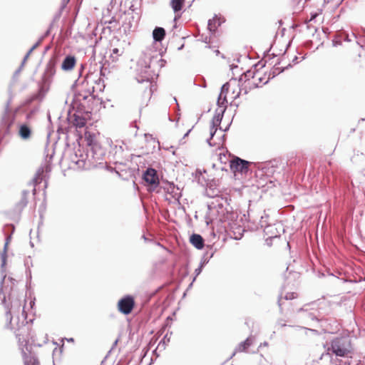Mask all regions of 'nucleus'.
<instances>
[{"label":"nucleus","mask_w":365,"mask_h":365,"mask_svg":"<svg viewBox=\"0 0 365 365\" xmlns=\"http://www.w3.org/2000/svg\"><path fill=\"white\" fill-rule=\"evenodd\" d=\"M240 81V78L239 80L231 78L222 86L217 101L219 105L226 108L225 103L229 101L232 103L240 96L241 93Z\"/></svg>","instance_id":"nucleus-1"},{"label":"nucleus","mask_w":365,"mask_h":365,"mask_svg":"<svg viewBox=\"0 0 365 365\" xmlns=\"http://www.w3.org/2000/svg\"><path fill=\"white\" fill-rule=\"evenodd\" d=\"M269 79V78L267 77L262 71L257 70L256 68L253 71L249 70L240 76V81H244L250 88L264 85L268 82Z\"/></svg>","instance_id":"nucleus-2"},{"label":"nucleus","mask_w":365,"mask_h":365,"mask_svg":"<svg viewBox=\"0 0 365 365\" xmlns=\"http://www.w3.org/2000/svg\"><path fill=\"white\" fill-rule=\"evenodd\" d=\"M327 351H331L337 356L347 357L352 354V346L350 340L341 337L336 338L331 341Z\"/></svg>","instance_id":"nucleus-3"},{"label":"nucleus","mask_w":365,"mask_h":365,"mask_svg":"<svg viewBox=\"0 0 365 365\" xmlns=\"http://www.w3.org/2000/svg\"><path fill=\"white\" fill-rule=\"evenodd\" d=\"M251 163L245 160H242L238 157H235L230 161V170L234 173H247L249 171V166Z\"/></svg>","instance_id":"nucleus-4"},{"label":"nucleus","mask_w":365,"mask_h":365,"mask_svg":"<svg viewBox=\"0 0 365 365\" xmlns=\"http://www.w3.org/2000/svg\"><path fill=\"white\" fill-rule=\"evenodd\" d=\"M134 307V298L130 295L123 297L118 302V309L119 312L125 315L130 314Z\"/></svg>","instance_id":"nucleus-5"},{"label":"nucleus","mask_w":365,"mask_h":365,"mask_svg":"<svg viewBox=\"0 0 365 365\" xmlns=\"http://www.w3.org/2000/svg\"><path fill=\"white\" fill-rule=\"evenodd\" d=\"M143 180L151 189L156 188L160 184L157 171L153 168H148L143 174Z\"/></svg>","instance_id":"nucleus-6"},{"label":"nucleus","mask_w":365,"mask_h":365,"mask_svg":"<svg viewBox=\"0 0 365 365\" xmlns=\"http://www.w3.org/2000/svg\"><path fill=\"white\" fill-rule=\"evenodd\" d=\"M185 0H170V5L175 14V20L180 17L179 12L182 9Z\"/></svg>","instance_id":"nucleus-7"},{"label":"nucleus","mask_w":365,"mask_h":365,"mask_svg":"<svg viewBox=\"0 0 365 365\" xmlns=\"http://www.w3.org/2000/svg\"><path fill=\"white\" fill-rule=\"evenodd\" d=\"M76 63V60L74 56H68L63 60L61 68L64 71H71L75 67Z\"/></svg>","instance_id":"nucleus-8"},{"label":"nucleus","mask_w":365,"mask_h":365,"mask_svg":"<svg viewBox=\"0 0 365 365\" xmlns=\"http://www.w3.org/2000/svg\"><path fill=\"white\" fill-rule=\"evenodd\" d=\"M190 241L191 244L198 250L204 247V240L201 235L198 234H192L190 236Z\"/></svg>","instance_id":"nucleus-9"},{"label":"nucleus","mask_w":365,"mask_h":365,"mask_svg":"<svg viewBox=\"0 0 365 365\" xmlns=\"http://www.w3.org/2000/svg\"><path fill=\"white\" fill-rule=\"evenodd\" d=\"M253 344V338L248 337L246 340L240 343L236 348V352H245Z\"/></svg>","instance_id":"nucleus-10"},{"label":"nucleus","mask_w":365,"mask_h":365,"mask_svg":"<svg viewBox=\"0 0 365 365\" xmlns=\"http://www.w3.org/2000/svg\"><path fill=\"white\" fill-rule=\"evenodd\" d=\"M153 36L155 41H162L165 36V31L162 27H156L153 31Z\"/></svg>","instance_id":"nucleus-11"},{"label":"nucleus","mask_w":365,"mask_h":365,"mask_svg":"<svg viewBox=\"0 0 365 365\" xmlns=\"http://www.w3.org/2000/svg\"><path fill=\"white\" fill-rule=\"evenodd\" d=\"M26 329H27V327L24 325L16 332V336L18 338L19 342L21 344H26L27 343V339L24 336V334L27 332Z\"/></svg>","instance_id":"nucleus-12"},{"label":"nucleus","mask_w":365,"mask_h":365,"mask_svg":"<svg viewBox=\"0 0 365 365\" xmlns=\"http://www.w3.org/2000/svg\"><path fill=\"white\" fill-rule=\"evenodd\" d=\"M56 65V57L51 58L46 66V73L49 76H52L55 73V66Z\"/></svg>","instance_id":"nucleus-13"},{"label":"nucleus","mask_w":365,"mask_h":365,"mask_svg":"<svg viewBox=\"0 0 365 365\" xmlns=\"http://www.w3.org/2000/svg\"><path fill=\"white\" fill-rule=\"evenodd\" d=\"M31 134V129L26 125H22L19 129V135L23 139H28Z\"/></svg>","instance_id":"nucleus-14"},{"label":"nucleus","mask_w":365,"mask_h":365,"mask_svg":"<svg viewBox=\"0 0 365 365\" xmlns=\"http://www.w3.org/2000/svg\"><path fill=\"white\" fill-rule=\"evenodd\" d=\"M86 124L85 118L75 115L73 119V125L78 128H83Z\"/></svg>","instance_id":"nucleus-15"},{"label":"nucleus","mask_w":365,"mask_h":365,"mask_svg":"<svg viewBox=\"0 0 365 365\" xmlns=\"http://www.w3.org/2000/svg\"><path fill=\"white\" fill-rule=\"evenodd\" d=\"M298 294L297 292H287L284 297H281L279 299V304H282V300H291L297 298Z\"/></svg>","instance_id":"nucleus-16"},{"label":"nucleus","mask_w":365,"mask_h":365,"mask_svg":"<svg viewBox=\"0 0 365 365\" xmlns=\"http://www.w3.org/2000/svg\"><path fill=\"white\" fill-rule=\"evenodd\" d=\"M218 25H219L218 20L213 19L209 20L207 26L210 31L214 32L216 31Z\"/></svg>","instance_id":"nucleus-17"},{"label":"nucleus","mask_w":365,"mask_h":365,"mask_svg":"<svg viewBox=\"0 0 365 365\" xmlns=\"http://www.w3.org/2000/svg\"><path fill=\"white\" fill-rule=\"evenodd\" d=\"M24 365H40V364L36 358L31 356L26 359Z\"/></svg>","instance_id":"nucleus-18"},{"label":"nucleus","mask_w":365,"mask_h":365,"mask_svg":"<svg viewBox=\"0 0 365 365\" xmlns=\"http://www.w3.org/2000/svg\"><path fill=\"white\" fill-rule=\"evenodd\" d=\"M216 131V128H215V124H213L210 128V135H211V138H212V136L214 135Z\"/></svg>","instance_id":"nucleus-19"},{"label":"nucleus","mask_w":365,"mask_h":365,"mask_svg":"<svg viewBox=\"0 0 365 365\" xmlns=\"http://www.w3.org/2000/svg\"><path fill=\"white\" fill-rule=\"evenodd\" d=\"M118 53H119V50H118V48H113V53H114V54H118Z\"/></svg>","instance_id":"nucleus-20"},{"label":"nucleus","mask_w":365,"mask_h":365,"mask_svg":"<svg viewBox=\"0 0 365 365\" xmlns=\"http://www.w3.org/2000/svg\"><path fill=\"white\" fill-rule=\"evenodd\" d=\"M317 14L312 15V17L309 21H312L314 19H315L317 17Z\"/></svg>","instance_id":"nucleus-21"},{"label":"nucleus","mask_w":365,"mask_h":365,"mask_svg":"<svg viewBox=\"0 0 365 365\" xmlns=\"http://www.w3.org/2000/svg\"><path fill=\"white\" fill-rule=\"evenodd\" d=\"M86 138H87V140H88V145H91V141H92L91 138L90 137H89V138H87V137H86Z\"/></svg>","instance_id":"nucleus-22"},{"label":"nucleus","mask_w":365,"mask_h":365,"mask_svg":"<svg viewBox=\"0 0 365 365\" xmlns=\"http://www.w3.org/2000/svg\"><path fill=\"white\" fill-rule=\"evenodd\" d=\"M6 247H7V243H6V245H5V247H4L5 250H6ZM5 253H6V250H4V254Z\"/></svg>","instance_id":"nucleus-23"}]
</instances>
